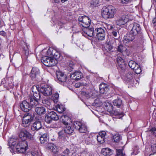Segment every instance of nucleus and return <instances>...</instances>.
<instances>
[{
	"mask_svg": "<svg viewBox=\"0 0 156 156\" xmlns=\"http://www.w3.org/2000/svg\"><path fill=\"white\" fill-rule=\"evenodd\" d=\"M9 144L10 147L13 146L20 153H25L28 149L27 144L25 140L20 141L17 139L10 138L9 140Z\"/></svg>",
	"mask_w": 156,
	"mask_h": 156,
	"instance_id": "nucleus-1",
	"label": "nucleus"
},
{
	"mask_svg": "<svg viewBox=\"0 0 156 156\" xmlns=\"http://www.w3.org/2000/svg\"><path fill=\"white\" fill-rule=\"evenodd\" d=\"M102 16L105 19L113 18L116 12V10L112 5L104 6L101 9Z\"/></svg>",
	"mask_w": 156,
	"mask_h": 156,
	"instance_id": "nucleus-2",
	"label": "nucleus"
},
{
	"mask_svg": "<svg viewBox=\"0 0 156 156\" xmlns=\"http://www.w3.org/2000/svg\"><path fill=\"white\" fill-rule=\"evenodd\" d=\"M125 82L130 87H136L137 83L138 81L135 79L134 76L131 73L126 74L125 78Z\"/></svg>",
	"mask_w": 156,
	"mask_h": 156,
	"instance_id": "nucleus-3",
	"label": "nucleus"
},
{
	"mask_svg": "<svg viewBox=\"0 0 156 156\" xmlns=\"http://www.w3.org/2000/svg\"><path fill=\"white\" fill-rule=\"evenodd\" d=\"M78 20L80 26H82L84 28H87L90 25L91 20L90 18L87 16H80L79 17Z\"/></svg>",
	"mask_w": 156,
	"mask_h": 156,
	"instance_id": "nucleus-4",
	"label": "nucleus"
},
{
	"mask_svg": "<svg viewBox=\"0 0 156 156\" xmlns=\"http://www.w3.org/2000/svg\"><path fill=\"white\" fill-rule=\"evenodd\" d=\"M74 127L79 130L80 133H85L87 131V128L86 125L81 121H76L74 122Z\"/></svg>",
	"mask_w": 156,
	"mask_h": 156,
	"instance_id": "nucleus-5",
	"label": "nucleus"
},
{
	"mask_svg": "<svg viewBox=\"0 0 156 156\" xmlns=\"http://www.w3.org/2000/svg\"><path fill=\"white\" fill-rule=\"evenodd\" d=\"M33 119V118L32 116L29 113H25L23 118V126L25 127L29 126Z\"/></svg>",
	"mask_w": 156,
	"mask_h": 156,
	"instance_id": "nucleus-6",
	"label": "nucleus"
},
{
	"mask_svg": "<svg viewBox=\"0 0 156 156\" xmlns=\"http://www.w3.org/2000/svg\"><path fill=\"white\" fill-rule=\"evenodd\" d=\"M39 90L45 96L50 95L52 94V87L47 85H41Z\"/></svg>",
	"mask_w": 156,
	"mask_h": 156,
	"instance_id": "nucleus-7",
	"label": "nucleus"
},
{
	"mask_svg": "<svg viewBox=\"0 0 156 156\" xmlns=\"http://www.w3.org/2000/svg\"><path fill=\"white\" fill-rule=\"evenodd\" d=\"M41 62L46 66H52L56 65L54 59L51 57L44 56L42 58Z\"/></svg>",
	"mask_w": 156,
	"mask_h": 156,
	"instance_id": "nucleus-8",
	"label": "nucleus"
},
{
	"mask_svg": "<svg viewBox=\"0 0 156 156\" xmlns=\"http://www.w3.org/2000/svg\"><path fill=\"white\" fill-rule=\"evenodd\" d=\"M42 126L41 122L39 120L36 121L32 125L31 127V129L32 131L38 132L39 130L41 132H39V134H43V133L42 131L44 130V129L42 127Z\"/></svg>",
	"mask_w": 156,
	"mask_h": 156,
	"instance_id": "nucleus-9",
	"label": "nucleus"
},
{
	"mask_svg": "<svg viewBox=\"0 0 156 156\" xmlns=\"http://www.w3.org/2000/svg\"><path fill=\"white\" fill-rule=\"evenodd\" d=\"M47 55L51 57L52 58H54L55 62H57V60L60 56V54L56 50L53 49L52 48H49L47 51Z\"/></svg>",
	"mask_w": 156,
	"mask_h": 156,
	"instance_id": "nucleus-10",
	"label": "nucleus"
},
{
	"mask_svg": "<svg viewBox=\"0 0 156 156\" xmlns=\"http://www.w3.org/2000/svg\"><path fill=\"white\" fill-rule=\"evenodd\" d=\"M128 65L136 73L139 74L141 72V69L140 66L135 61L133 60L129 61Z\"/></svg>",
	"mask_w": 156,
	"mask_h": 156,
	"instance_id": "nucleus-11",
	"label": "nucleus"
},
{
	"mask_svg": "<svg viewBox=\"0 0 156 156\" xmlns=\"http://www.w3.org/2000/svg\"><path fill=\"white\" fill-rule=\"evenodd\" d=\"M137 35L133 32L131 30L130 32L127 33L123 37V42L124 43L126 44L134 40Z\"/></svg>",
	"mask_w": 156,
	"mask_h": 156,
	"instance_id": "nucleus-12",
	"label": "nucleus"
},
{
	"mask_svg": "<svg viewBox=\"0 0 156 156\" xmlns=\"http://www.w3.org/2000/svg\"><path fill=\"white\" fill-rule=\"evenodd\" d=\"M56 76L58 82L60 84L65 83L67 79V76L64 73L61 71L57 72Z\"/></svg>",
	"mask_w": 156,
	"mask_h": 156,
	"instance_id": "nucleus-13",
	"label": "nucleus"
},
{
	"mask_svg": "<svg viewBox=\"0 0 156 156\" xmlns=\"http://www.w3.org/2000/svg\"><path fill=\"white\" fill-rule=\"evenodd\" d=\"M115 43L116 41L115 39H110L109 41H107L104 48L107 52H111L112 51L113 48L112 44H115Z\"/></svg>",
	"mask_w": 156,
	"mask_h": 156,
	"instance_id": "nucleus-14",
	"label": "nucleus"
},
{
	"mask_svg": "<svg viewBox=\"0 0 156 156\" xmlns=\"http://www.w3.org/2000/svg\"><path fill=\"white\" fill-rule=\"evenodd\" d=\"M132 28L131 31L133 32L134 34H135L137 36L141 35V28L140 25L136 23L131 25Z\"/></svg>",
	"mask_w": 156,
	"mask_h": 156,
	"instance_id": "nucleus-15",
	"label": "nucleus"
},
{
	"mask_svg": "<svg viewBox=\"0 0 156 156\" xmlns=\"http://www.w3.org/2000/svg\"><path fill=\"white\" fill-rule=\"evenodd\" d=\"M20 107L23 111L27 112L32 109L29 103V102L24 100L20 104Z\"/></svg>",
	"mask_w": 156,
	"mask_h": 156,
	"instance_id": "nucleus-16",
	"label": "nucleus"
},
{
	"mask_svg": "<svg viewBox=\"0 0 156 156\" xmlns=\"http://www.w3.org/2000/svg\"><path fill=\"white\" fill-rule=\"evenodd\" d=\"M19 136L21 140H24L29 138L31 139V135L29 133L27 130L24 129L21 130L20 132Z\"/></svg>",
	"mask_w": 156,
	"mask_h": 156,
	"instance_id": "nucleus-17",
	"label": "nucleus"
},
{
	"mask_svg": "<svg viewBox=\"0 0 156 156\" xmlns=\"http://www.w3.org/2000/svg\"><path fill=\"white\" fill-rule=\"evenodd\" d=\"M128 17L127 15H123L119 17L116 20V24L118 25H122L125 24L128 20Z\"/></svg>",
	"mask_w": 156,
	"mask_h": 156,
	"instance_id": "nucleus-18",
	"label": "nucleus"
},
{
	"mask_svg": "<svg viewBox=\"0 0 156 156\" xmlns=\"http://www.w3.org/2000/svg\"><path fill=\"white\" fill-rule=\"evenodd\" d=\"M116 61L119 70L124 71L126 69V66L123 59L120 57H118L116 58Z\"/></svg>",
	"mask_w": 156,
	"mask_h": 156,
	"instance_id": "nucleus-19",
	"label": "nucleus"
},
{
	"mask_svg": "<svg viewBox=\"0 0 156 156\" xmlns=\"http://www.w3.org/2000/svg\"><path fill=\"white\" fill-rule=\"evenodd\" d=\"M106 135L105 131L100 132L97 136V140L98 142L101 144L103 143L105 141V136Z\"/></svg>",
	"mask_w": 156,
	"mask_h": 156,
	"instance_id": "nucleus-20",
	"label": "nucleus"
},
{
	"mask_svg": "<svg viewBox=\"0 0 156 156\" xmlns=\"http://www.w3.org/2000/svg\"><path fill=\"white\" fill-rule=\"evenodd\" d=\"M27 100L29 102L30 106L32 108H36L37 106H40L38 101L32 98V96H30Z\"/></svg>",
	"mask_w": 156,
	"mask_h": 156,
	"instance_id": "nucleus-21",
	"label": "nucleus"
},
{
	"mask_svg": "<svg viewBox=\"0 0 156 156\" xmlns=\"http://www.w3.org/2000/svg\"><path fill=\"white\" fill-rule=\"evenodd\" d=\"M99 90L100 93L106 94L109 90L108 86L106 83H102L99 85Z\"/></svg>",
	"mask_w": 156,
	"mask_h": 156,
	"instance_id": "nucleus-22",
	"label": "nucleus"
},
{
	"mask_svg": "<svg viewBox=\"0 0 156 156\" xmlns=\"http://www.w3.org/2000/svg\"><path fill=\"white\" fill-rule=\"evenodd\" d=\"M39 71L38 69L36 67H33L30 73V76L32 79H34L39 75Z\"/></svg>",
	"mask_w": 156,
	"mask_h": 156,
	"instance_id": "nucleus-23",
	"label": "nucleus"
},
{
	"mask_svg": "<svg viewBox=\"0 0 156 156\" xmlns=\"http://www.w3.org/2000/svg\"><path fill=\"white\" fill-rule=\"evenodd\" d=\"M82 77V73L78 71L72 73L70 75V78L76 80H78L80 79Z\"/></svg>",
	"mask_w": 156,
	"mask_h": 156,
	"instance_id": "nucleus-24",
	"label": "nucleus"
},
{
	"mask_svg": "<svg viewBox=\"0 0 156 156\" xmlns=\"http://www.w3.org/2000/svg\"><path fill=\"white\" fill-rule=\"evenodd\" d=\"M45 108L42 106H38L35 108V111L37 114L39 115L44 114L45 112Z\"/></svg>",
	"mask_w": 156,
	"mask_h": 156,
	"instance_id": "nucleus-25",
	"label": "nucleus"
},
{
	"mask_svg": "<svg viewBox=\"0 0 156 156\" xmlns=\"http://www.w3.org/2000/svg\"><path fill=\"white\" fill-rule=\"evenodd\" d=\"M58 137L60 139L63 140V141L65 142L67 141V133L64 130L60 131L58 133Z\"/></svg>",
	"mask_w": 156,
	"mask_h": 156,
	"instance_id": "nucleus-26",
	"label": "nucleus"
},
{
	"mask_svg": "<svg viewBox=\"0 0 156 156\" xmlns=\"http://www.w3.org/2000/svg\"><path fill=\"white\" fill-rule=\"evenodd\" d=\"M61 121L65 125H68L69 122L70 121V119L67 115H63L61 116Z\"/></svg>",
	"mask_w": 156,
	"mask_h": 156,
	"instance_id": "nucleus-27",
	"label": "nucleus"
},
{
	"mask_svg": "<svg viewBox=\"0 0 156 156\" xmlns=\"http://www.w3.org/2000/svg\"><path fill=\"white\" fill-rule=\"evenodd\" d=\"M101 152L105 156L110 155L112 154V151L108 148H105L102 149Z\"/></svg>",
	"mask_w": 156,
	"mask_h": 156,
	"instance_id": "nucleus-28",
	"label": "nucleus"
},
{
	"mask_svg": "<svg viewBox=\"0 0 156 156\" xmlns=\"http://www.w3.org/2000/svg\"><path fill=\"white\" fill-rule=\"evenodd\" d=\"M86 28V31H84V32L85 34H87L88 36L91 37L93 36H94L95 35V32L93 28Z\"/></svg>",
	"mask_w": 156,
	"mask_h": 156,
	"instance_id": "nucleus-29",
	"label": "nucleus"
},
{
	"mask_svg": "<svg viewBox=\"0 0 156 156\" xmlns=\"http://www.w3.org/2000/svg\"><path fill=\"white\" fill-rule=\"evenodd\" d=\"M41 136L40 138V142L41 144L47 143L48 141V138L47 137V134L44 133L43 135L41 134Z\"/></svg>",
	"mask_w": 156,
	"mask_h": 156,
	"instance_id": "nucleus-30",
	"label": "nucleus"
},
{
	"mask_svg": "<svg viewBox=\"0 0 156 156\" xmlns=\"http://www.w3.org/2000/svg\"><path fill=\"white\" fill-rule=\"evenodd\" d=\"M113 103L115 106L118 108L121 107L122 105V100L118 98L113 100Z\"/></svg>",
	"mask_w": 156,
	"mask_h": 156,
	"instance_id": "nucleus-31",
	"label": "nucleus"
},
{
	"mask_svg": "<svg viewBox=\"0 0 156 156\" xmlns=\"http://www.w3.org/2000/svg\"><path fill=\"white\" fill-rule=\"evenodd\" d=\"M48 114L52 120H57L59 119L58 116L55 112L52 111Z\"/></svg>",
	"mask_w": 156,
	"mask_h": 156,
	"instance_id": "nucleus-32",
	"label": "nucleus"
},
{
	"mask_svg": "<svg viewBox=\"0 0 156 156\" xmlns=\"http://www.w3.org/2000/svg\"><path fill=\"white\" fill-rule=\"evenodd\" d=\"M126 48L121 44H119L117 48V51L122 54L124 50H125Z\"/></svg>",
	"mask_w": 156,
	"mask_h": 156,
	"instance_id": "nucleus-33",
	"label": "nucleus"
},
{
	"mask_svg": "<svg viewBox=\"0 0 156 156\" xmlns=\"http://www.w3.org/2000/svg\"><path fill=\"white\" fill-rule=\"evenodd\" d=\"M121 139V136L118 133L115 134L113 136L112 139L114 142L118 143Z\"/></svg>",
	"mask_w": 156,
	"mask_h": 156,
	"instance_id": "nucleus-34",
	"label": "nucleus"
},
{
	"mask_svg": "<svg viewBox=\"0 0 156 156\" xmlns=\"http://www.w3.org/2000/svg\"><path fill=\"white\" fill-rule=\"evenodd\" d=\"M104 29L105 28L104 27L97 28L94 30L95 34H105Z\"/></svg>",
	"mask_w": 156,
	"mask_h": 156,
	"instance_id": "nucleus-35",
	"label": "nucleus"
},
{
	"mask_svg": "<svg viewBox=\"0 0 156 156\" xmlns=\"http://www.w3.org/2000/svg\"><path fill=\"white\" fill-rule=\"evenodd\" d=\"M66 126L64 130L67 134H71L73 131V129L71 128L70 126L69 125V124Z\"/></svg>",
	"mask_w": 156,
	"mask_h": 156,
	"instance_id": "nucleus-36",
	"label": "nucleus"
},
{
	"mask_svg": "<svg viewBox=\"0 0 156 156\" xmlns=\"http://www.w3.org/2000/svg\"><path fill=\"white\" fill-rule=\"evenodd\" d=\"M39 91H40L39 90L37 92H35L33 93V96L32 97L33 99L38 101L40 100L41 98V96Z\"/></svg>",
	"mask_w": 156,
	"mask_h": 156,
	"instance_id": "nucleus-37",
	"label": "nucleus"
},
{
	"mask_svg": "<svg viewBox=\"0 0 156 156\" xmlns=\"http://www.w3.org/2000/svg\"><path fill=\"white\" fill-rule=\"evenodd\" d=\"M56 107L57 111L59 113H62L66 110L64 106L62 105H57Z\"/></svg>",
	"mask_w": 156,
	"mask_h": 156,
	"instance_id": "nucleus-38",
	"label": "nucleus"
},
{
	"mask_svg": "<svg viewBox=\"0 0 156 156\" xmlns=\"http://www.w3.org/2000/svg\"><path fill=\"white\" fill-rule=\"evenodd\" d=\"M105 109L107 110V111L111 113L112 111L113 110V106L110 103H105Z\"/></svg>",
	"mask_w": 156,
	"mask_h": 156,
	"instance_id": "nucleus-39",
	"label": "nucleus"
},
{
	"mask_svg": "<svg viewBox=\"0 0 156 156\" xmlns=\"http://www.w3.org/2000/svg\"><path fill=\"white\" fill-rule=\"evenodd\" d=\"M114 115L117 116L118 118H121L124 116V113L122 112H119L118 111H115L113 113Z\"/></svg>",
	"mask_w": 156,
	"mask_h": 156,
	"instance_id": "nucleus-40",
	"label": "nucleus"
},
{
	"mask_svg": "<svg viewBox=\"0 0 156 156\" xmlns=\"http://www.w3.org/2000/svg\"><path fill=\"white\" fill-rule=\"evenodd\" d=\"M59 97V94L58 93H55L53 94L52 99L54 103H56L58 101Z\"/></svg>",
	"mask_w": 156,
	"mask_h": 156,
	"instance_id": "nucleus-41",
	"label": "nucleus"
},
{
	"mask_svg": "<svg viewBox=\"0 0 156 156\" xmlns=\"http://www.w3.org/2000/svg\"><path fill=\"white\" fill-rule=\"evenodd\" d=\"M25 156H40L37 152H29L25 154Z\"/></svg>",
	"mask_w": 156,
	"mask_h": 156,
	"instance_id": "nucleus-42",
	"label": "nucleus"
},
{
	"mask_svg": "<svg viewBox=\"0 0 156 156\" xmlns=\"http://www.w3.org/2000/svg\"><path fill=\"white\" fill-rule=\"evenodd\" d=\"M151 148L152 151L156 152V141L154 142L153 141L151 142Z\"/></svg>",
	"mask_w": 156,
	"mask_h": 156,
	"instance_id": "nucleus-43",
	"label": "nucleus"
},
{
	"mask_svg": "<svg viewBox=\"0 0 156 156\" xmlns=\"http://www.w3.org/2000/svg\"><path fill=\"white\" fill-rule=\"evenodd\" d=\"M149 133L152 134L156 137V126L152 127L149 131Z\"/></svg>",
	"mask_w": 156,
	"mask_h": 156,
	"instance_id": "nucleus-44",
	"label": "nucleus"
},
{
	"mask_svg": "<svg viewBox=\"0 0 156 156\" xmlns=\"http://www.w3.org/2000/svg\"><path fill=\"white\" fill-rule=\"evenodd\" d=\"M42 102L47 107L50 106L51 105V100L45 99L42 100Z\"/></svg>",
	"mask_w": 156,
	"mask_h": 156,
	"instance_id": "nucleus-45",
	"label": "nucleus"
},
{
	"mask_svg": "<svg viewBox=\"0 0 156 156\" xmlns=\"http://www.w3.org/2000/svg\"><path fill=\"white\" fill-rule=\"evenodd\" d=\"M105 35V34H96V37L99 40L102 41L104 40Z\"/></svg>",
	"mask_w": 156,
	"mask_h": 156,
	"instance_id": "nucleus-46",
	"label": "nucleus"
},
{
	"mask_svg": "<svg viewBox=\"0 0 156 156\" xmlns=\"http://www.w3.org/2000/svg\"><path fill=\"white\" fill-rule=\"evenodd\" d=\"M116 152L117 155L118 156H125L122 149H116Z\"/></svg>",
	"mask_w": 156,
	"mask_h": 156,
	"instance_id": "nucleus-47",
	"label": "nucleus"
},
{
	"mask_svg": "<svg viewBox=\"0 0 156 156\" xmlns=\"http://www.w3.org/2000/svg\"><path fill=\"white\" fill-rule=\"evenodd\" d=\"M44 119L45 121L48 123H51L52 120L51 117L48 114L46 116Z\"/></svg>",
	"mask_w": 156,
	"mask_h": 156,
	"instance_id": "nucleus-48",
	"label": "nucleus"
},
{
	"mask_svg": "<svg viewBox=\"0 0 156 156\" xmlns=\"http://www.w3.org/2000/svg\"><path fill=\"white\" fill-rule=\"evenodd\" d=\"M122 55L125 56H129L130 55V51L129 50L127 49L126 48H125V50H124V51L123 52Z\"/></svg>",
	"mask_w": 156,
	"mask_h": 156,
	"instance_id": "nucleus-49",
	"label": "nucleus"
},
{
	"mask_svg": "<svg viewBox=\"0 0 156 156\" xmlns=\"http://www.w3.org/2000/svg\"><path fill=\"white\" fill-rule=\"evenodd\" d=\"M139 148L138 147H136L133 150V151L131 153L132 155H136L138 154L139 152L138 151Z\"/></svg>",
	"mask_w": 156,
	"mask_h": 156,
	"instance_id": "nucleus-50",
	"label": "nucleus"
},
{
	"mask_svg": "<svg viewBox=\"0 0 156 156\" xmlns=\"http://www.w3.org/2000/svg\"><path fill=\"white\" fill-rule=\"evenodd\" d=\"M133 0H121V2L123 4H127L129 3Z\"/></svg>",
	"mask_w": 156,
	"mask_h": 156,
	"instance_id": "nucleus-51",
	"label": "nucleus"
},
{
	"mask_svg": "<svg viewBox=\"0 0 156 156\" xmlns=\"http://www.w3.org/2000/svg\"><path fill=\"white\" fill-rule=\"evenodd\" d=\"M68 66L71 68L73 69L74 66V64L72 62H70L68 63Z\"/></svg>",
	"mask_w": 156,
	"mask_h": 156,
	"instance_id": "nucleus-52",
	"label": "nucleus"
},
{
	"mask_svg": "<svg viewBox=\"0 0 156 156\" xmlns=\"http://www.w3.org/2000/svg\"><path fill=\"white\" fill-rule=\"evenodd\" d=\"M98 4L99 1L98 0H95L93 3V5L95 7L98 6Z\"/></svg>",
	"mask_w": 156,
	"mask_h": 156,
	"instance_id": "nucleus-53",
	"label": "nucleus"
},
{
	"mask_svg": "<svg viewBox=\"0 0 156 156\" xmlns=\"http://www.w3.org/2000/svg\"><path fill=\"white\" fill-rule=\"evenodd\" d=\"M82 84L80 83H77L75 84V87L76 88H79L82 86Z\"/></svg>",
	"mask_w": 156,
	"mask_h": 156,
	"instance_id": "nucleus-54",
	"label": "nucleus"
},
{
	"mask_svg": "<svg viewBox=\"0 0 156 156\" xmlns=\"http://www.w3.org/2000/svg\"><path fill=\"white\" fill-rule=\"evenodd\" d=\"M98 96V95L97 94V93H93L91 97L92 98H97Z\"/></svg>",
	"mask_w": 156,
	"mask_h": 156,
	"instance_id": "nucleus-55",
	"label": "nucleus"
},
{
	"mask_svg": "<svg viewBox=\"0 0 156 156\" xmlns=\"http://www.w3.org/2000/svg\"><path fill=\"white\" fill-rule=\"evenodd\" d=\"M113 27L112 25L108 24L107 26V28L109 30H111L112 29Z\"/></svg>",
	"mask_w": 156,
	"mask_h": 156,
	"instance_id": "nucleus-56",
	"label": "nucleus"
},
{
	"mask_svg": "<svg viewBox=\"0 0 156 156\" xmlns=\"http://www.w3.org/2000/svg\"><path fill=\"white\" fill-rule=\"evenodd\" d=\"M112 35L115 37H116L117 35V32L115 31H112Z\"/></svg>",
	"mask_w": 156,
	"mask_h": 156,
	"instance_id": "nucleus-57",
	"label": "nucleus"
},
{
	"mask_svg": "<svg viewBox=\"0 0 156 156\" xmlns=\"http://www.w3.org/2000/svg\"><path fill=\"white\" fill-rule=\"evenodd\" d=\"M152 23L154 26L156 25V18L153 19L152 21Z\"/></svg>",
	"mask_w": 156,
	"mask_h": 156,
	"instance_id": "nucleus-58",
	"label": "nucleus"
},
{
	"mask_svg": "<svg viewBox=\"0 0 156 156\" xmlns=\"http://www.w3.org/2000/svg\"><path fill=\"white\" fill-rule=\"evenodd\" d=\"M0 34L3 36L5 35V33L4 31H2L0 32Z\"/></svg>",
	"mask_w": 156,
	"mask_h": 156,
	"instance_id": "nucleus-59",
	"label": "nucleus"
},
{
	"mask_svg": "<svg viewBox=\"0 0 156 156\" xmlns=\"http://www.w3.org/2000/svg\"><path fill=\"white\" fill-rule=\"evenodd\" d=\"M29 51L28 50H26L25 51V54L26 55H29Z\"/></svg>",
	"mask_w": 156,
	"mask_h": 156,
	"instance_id": "nucleus-60",
	"label": "nucleus"
},
{
	"mask_svg": "<svg viewBox=\"0 0 156 156\" xmlns=\"http://www.w3.org/2000/svg\"><path fill=\"white\" fill-rule=\"evenodd\" d=\"M149 156H156V152H154L153 153L151 154Z\"/></svg>",
	"mask_w": 156,
	"mask_h": 156,
	"instance_id": "nucleus-61",
	"label": "nucleus"
},
{
	"mask_svg": "<svg viewBox=\"0 0 156 156\" xmlns=\"http://www.w3.org/2000/svg\"><path fill=\"white\" fill-rule=\"evenodd\" d=\"M55 2L57 3H58L60 2V0H54Z\"/></svg>",
	"mask_w": 156,
	"mask_h": 156,
	"instance_id": "nucleus-62",
	"label": "nucleus"
},
{
	"mask_svg": "<svg viewBox=\"0 0 156 156\" xmlns=\"http://www.w3.org/2000/svg\"><path fill=\"white\" fill-rule=\"evenodd\" d=\"M3 21L2 20H0V26L2 25L3 24Z\"/></svg>",
	"mask_w": 156,
	"mask_h": 156,
	"instance_id": "nucleus-63",
	"label": "nucleus"
},
{
	"mask_svg": "<svg viewBox=\"0 0 156 156\" xmlns=\"http://www.w3.org/2000/svg\"><path fill=\"white\" fill-rule=\"evenodd\" d=\"M53 148L54 147L53 146H50V149H51L53 151H54V150L53 149Z\"/></svg>",
	"mask_w": 156,
	"mask_h": 156,
	"instance_id": "nucleus-64",
	"label": "nucleus"
}]
</instances>
